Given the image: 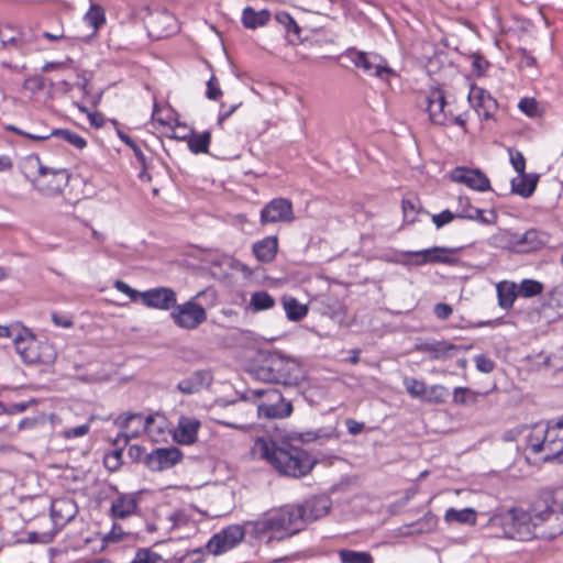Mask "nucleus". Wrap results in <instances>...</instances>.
<instances>
[{
    "mask_svg": "<svg viewBox=\"0 0 563 563\" xmlns=\"http://www.w3.org/2000/svg\"><path fill=\"white\" fill-rule=\"evenodd\" d=\"M253 452L280 475L295 478L308 475L317 463L307 451L292 445L285 439L258 438L254 443Z\"/></svg>",
    "mask_w": 563,
    "mask_h": 563,
    "instance_id": "obj_1",
    "label": "nucleus"
},
{
    "mask_svg": "<svg viewBox=\"0 0 563 563\" xmlns=\"http://www.w3.org/2000/svg\"><path fill=\"white\" fill-rule=\"evenodd\" d=\"M183 263L198 269V277L222 279H247L253 276V272L236 258L220 254L217 251L191 249L183 258Z\"/></svg>",
    "mask_w": 563,
    "mask_h": 563,
    "instance_id": "obj_2",
    "label": "nucleus"
},
{
    "mask_svg": "<svg viewBox=\"0 0 563 563\" xmlns=\"http://www.w3.org/2000/svg\"><path fill=\"white\" fill-rule=\"evenodd\" d=\"M296 512H290L289 506L272 509L255 520L246 521L247 534L256 540H283L297 533L294 522Z\"/></svg>",
    "mask_w": 563,
    "mask_h": 563,
    "instance_id": "obj_3",
    "label": "nucleus"
},
{
    "mask_svg": "<svg viewBox=\"0 0 563 563\" xmlns=\"http://www.w3.org/2000/svg\"><path fill=\"white\" fill-rule=\"evenodd\" d=\"M495 537L526 541L532 539L529 514L514 504L501 505L495 511Z\"/></svg>",
    "mask_w": 563,
    "mask_h": 563,
    "instance_id": "obj_4",
    "label": "nucleus"
},
{
    "mask_svg": "<svg viewBox=\"0 0 563 563\" xmlns=\"http://www.w3.org/2000/svg\"><path fill=\"white\" fill-rule=\"evenodd\" d=\"M255 377L267 383L294 386L305 378V372L298 360L275 354L255 369Z\"/></svg>",
    "mask_w": 563,
    "mask_h": 563,
    "instance_id": "obj_5",
    "label": "nucleus"
},
{
    "mask_svg": "<svg viewBox=\"0 0 563 563\" xmlns=\"http://www.w3.org/2000/svg\"><path fill=\"white\" fill-rule=\"evenodd\" d=\"M427 112L430 121L437 125L456 124L464 128L466 123L464 115L456 112L454 101L449 100L441 88L430 89L427 97Z\"/></svg>",
    "mask_w": 563,
    "mask_h": 563,
    "instance_id": "obj_6",
    "label": "nucleus"
},
{
    "mask_svg": "<svg viewBox=\"0 0 563 563\" xmlns=\"http://www.w3.org/2000/svg\"><path fill=\"white\" fill-rule=\"evenodd\" d=\"M157 420H163L157 415H150L144 417L141 413H130L125 416L121 424L123 431L118 434L115 444H126L130 439L137 438L142 433L148 434L153 440H157V435L163 433V427L156 424Z\"/></svg>",
    "mask_w": 563,
    "mask_h": 563,
    "instance_id": "obj_7",
    "label": "nucleus"
},
{
    "mask_svg": "<svg viewBox=\"0 0 563 563\" xmlns=\"http://www.w3.org/2000/svg\"><path fill=\"white\" fill-rule=\"evenodd\" d=\"M113 287L130 301L141 300L150 308L168 310L176 302V294L170 288L166 287H156L146 291L132 289L129 284H113Z\"/></svg>",
    "mask_w": 563,
    "mask_h": 563,
    "instance_id": "obj_8",
    "label": "nucleus"
},
{
    "mask_svg": "<svg viewBox=\"0 0 563 563\" xmlns=\"http://www.w3.org/2000/svg\"><path fill=\"white\" fill-rule=\"evenodd\" d=\"M252 394L257 398L266 399L257 406L260 417L282 419L289 417L292 412L291 404L287 402L274 387L253 389Z\"/></svg>",
    "mask_w": 563,
    "mask_h": 563,
    "instance_id": "obj_9",
    "label": "nucleus"
},
{
    "mask_svg": "<svg viewBox=\"0 0 563 563\" xmlns=\"http://www.w3.org/2000/svg\"><path fill=\"white\" fill-rule=\"evenodd\" d=\"M290 512H296L294 522L299 532L307 523L318 520L328 515L331 508V500L327 496H314L305 500L301 505H288Z\"/></svg>",
    "mask_w": 563,
    "mask_h": 563,
    "instance_id": "obj_10",
    "label": "nucleus"
},
{
    "mask_svg": "<svg viewBox=\"0 0 563 563\" xmlns=\"http://www.w3.org/2000/svg\"><path fill=\"white\" fill-rule=\"evenodd\" d=\"M69 177L67 169H52L40 165L38 174L32 180V186L44 196H56L67 187Z\"/></svg>",
    "mask_w": 563,
    "mask_h": 563,
    "instance_id": "obj_11",
    "label": "nucleus"
},
{
    "mask_svg": "<svg viewBox=\"0 0 563 563\" xmlns=\"http://www.w3.org/2000/svg\"><path fill=\"white\" fill-rule=\"evenodd\" d=\"M351 62L363 69L366 75L376 76L382 80L388 81L396 73L388 67L386 60L377 54H369L360 51H350L347 53Z\"/></svg>",
    "mask_w": 563,
    "mask_h": 563,
    "instance_id": "obj_12",
    "label": "nucleus"
},
{
    "mask_svg": "<svg viewBox=\"0 0 563 563\" xmlns=\"http://www.w3.org/2000/svg\"><path fill=\"white\" fill-rule=\"evenodd\" d=\"M170 318L178 328L195 330L207 320V311L194 300H188L176 305L170 312Z\"/></svg>",
    "mask_w": 563,
    "mask_h": 563,
    "instance_id": "obj_13",
    "label": "nucleus"
},
{
    "mask_svg": "<svg viewBox=\"0 0 563 563\" xmlns=\"http://www.w3.org/2000/svg\"><path fill=\"white\" fill-rule=\"evenodd\" d=\"M245 534H247L246 522L231 525L212 536L206 548L209 553L219 555L236 547Z\"/></svg>",
    "mask_w": 563,
    "mask_h": 563,
    "instance_id": "obj_14",
    "label": "nucleus"
},
{
    "mask_svg": "<svg viewBox=\"0 0 563 563\" xmlns=\"http://www.w3.org/2000/svg\"><path fill=\"white\" fill-rule=\"evenodd\" d=\"M527 514L532 523V538L539 536L538 529L541 526L558 521L560 518L556 503L551 495L534 500Z\"/></svg>",
    "mask_w": 563,
    "mask_h": 563,
    "instance_id": "obj_15",
    "label": "nucleus"
},
{
    "mask_svg": "<svg viewBox=\"0 0 563 563\" xmlns=\"http://www.w3.org/2000/svg\"><path fill=\"white\" fill-rule=\"evenodd\" d=\"M11 338H13L16 353L24 363L35 364L46 362L41 350L48 349V345H42L27 329H23L16 335L12 334Z\"/></svg>",
    "mask_w": 563,
    "mask_h": 563,
    "instance_id": "obj_16",
    "label": "nucleus"
},
{
    "mask_svg": "<svg viewBox=\"0 0 563 563\" xmlns=\"http://www.w3.org/2000/svg\"><path fill=\"white\" fill-rule=\"evenodd\" d=\"M146 26L150 36L156 40L167 37L178 30L176 16L165 9L151 12Z\"/></svg>",
    "mask_w": 563,
    "mask_h": 563,
    "instance_id": "obj_17",
    "label": "nucleus"
},
{
    "mask_svg": "<svg viewBox=\"0 0 563 563\" xmlns=\"http://www.w3.org/2000/svg\"><path fill=\"white\" fill-rule=\"evenodd\" d=\"M295 219L292 211V203L285 198H275L271 200L264 208L261 210L260 221L261 224H271V223H289Z\"/></svg>",
    "mask_w": 563,
    "mask_h": 563,
    "instance_id": "obj_18",
    "label": "nucleus"
},
{
    "mask_svg": "<svg viewBox=\"0 0 563 563\" xmlns=\"http://www.w3.org/2000/svg\"><path fill=\"white\" fill-rule=\"evenodd\" d=\"M497 286V296L499 306L508 309L512 306L518 295L530 298L542 291V284H495Z\"/></svg>",
    "mask_w": 563,
    "mask_h": 563,
    "instance_id": "obj_19",
    "label": "nucleus"
},
{
    "mask_svg": "<svg viewBox=\"0 0 563 563\" xmlns=\"http://www.w3.org/2000/svg\"><path fill=\"white\" fill-rule=\"evenodd\" d=\"M407 256L408 262L416 265H423L428 263L452 264L457 260L456 250L439 246L408 252Z\"/></svg>",
    "mask_w": 563,
    "mask_h": 563,
    "instance_id": "obj_20",
    "label": "nucleus"
},
{
    "mask_svg": "<svg viewBox=\"0 0 563 563\" xmlns=\"http://www.w3.org/2000/svg\"><path fill=\"white\" fill-rule=\"evenodd\" d=\"M550 429H553L551 421L538 422L531 427H523L518 433L522 437L527 450L539 453L548 449L545 440Z\"/></svg>",
    "mask_w": 563,
    "mask_h": 563,
    "instance_id": "obj_21",
    "label": "nucleus"
},
{
    "mask_svg": "<svg viewBox=\"0 0 563 563\" xmlns=\"http://www.w3.org/2000/svg\"><path fill=\"white\" fill-rule=\"evenodd\" d=\"M201 422L194 416H180L173 431V439L181 445H190L198 439Z\"/></svg>",
    "mask_w": 563,
    "mask_h": 563,
    "instance_id": "obj_22",
    "label": "nucleus"
},
{
    "mask_svg": "<svg viewBox=\"0 0 563 563\" xmlns=\"http://www.w3.org/2000/svg\"><path fill=\"white\" fill-rule=\"evenodd\" d=\"M451 179L455 183L466 185L468 188L484 191L489 189V179L479 170L466 167H456L451 173Z\"/></svg>",
    "mask_w": 563,
    "mask_h": 563,
    "instance_id": "obj_23",
    "label": "nucleus"
},
{
    "mask_svg": "<svg viewBox=\"0 0 563 563\" xmlns=\"http://www.w3.org/2000/svg\"><path fill=\"white\" fill-rule=\"evenodd\" d=\"M181 453L176 448L156 449L145 457L146 466L152 471H162L177 464Z\"/></svg>",
    "mask_w": 563,
    "mask_h": 563,
    "instance_id": "obj_24",
    "label": "nucleus"
},
{
    "mask_svg": "<svg viewBox=\"0 0 563 563\" xmlns=\"http://www.w3.org/2000/svg\"><path fill=\"white\" fill-rule=\"evenodd\" d=\"M77 512V505L71 498H57L51 505V517L56 526L66 525Z\"/></svg>",
    "mask_w": 563,
    "mask_h": 563,
    "instance_id": "obj_25",
    "label": "nucleus"
},
{
    "mask_svg": "<svg viewBox=\"0 0 563 563\" xmlns=\"http://www.w3.org/2000/svg\"><path fill=\"white\" fill-rule=\"evenodd\" d=\"M468 101L479 117L490 118L493 98L490 92L478 86H472L468 92Z\"/></svg>",
    "mask_w": 563,
    "mask_h": 563,
    "instance_id": "obj_26",
    "label": "nucleus"
},
{
    "mask_svg": "<svg viewBox=\"0 0 563 563\" xmlns=\"http://www.w3.org/2000/svg\"><path fill=\"white\" fill-rule=\"evenodd\" d=\"M212 380V375L208 371H197L191 374L189 377L181 379L177 388L180 393L185 395H191L198 393L202 388L210 385Z\"/></svg>",
    "mask_w": 563,
    "mask_h": 563,
    "instance_id": "obj_27",
    "label": "nucleus"
},
{
    "mask_svg": "<svg viewBox=\"0 0 563 563\" xmlns=\"http://www.w3.org/2000/svg\"><path fill=\"white\" fill-rule=\"evenodd\" d=\"M137 500L134 495L119 494L111 504L110 515L112 518L124 519L135 512Z\"/></svg>",
    "mask_w": 563,
    "mask_h": 563,
    "instance_id": "obj_28",
    "label": "nucleus"
},
{
    "mask_svg": "<svg viewBox=\"0 0 563 563\" xmlns=\"http://www.w3.org/2000/svg\"><path fill=\"white\" fill-rule=\"evenodd\" d=\"M538 181L539 175L537 174L518 173V176L511 179V192L522 198H529L534 192Z\"/></svg>",
    "mask_w": 563,
    "mask_h": 563,
    "instance_id": "obj_29",
    "label": "nucleus"
},
{
    "mask_svg": "<svg viewBox=\"0 0 563 563\" xmlns=\"http://www.w3.org/2000/svg\"><path fill=\"white\" fill-rule=\"evenodd\" d=\"M548 242L547 234L537 230H528L519 234L517 241V253H529L539 250Z\"/></svg>",
    "mask_w": 563,
    "mask_h": 563,
    "instance_id": "obj_30",
    "label": "nucleus"
},
{
    "mask_svg": "<svg viewBox=\"0 0 563 563\" xmlns=\"http://www.w3.org/2000/svg\"><path fill=\"white\" fill-rule=\"evenodd\" d=\"M278 251L277 236H266L253 244V253L260 262H271Z\"/></svg>",
    "mask_w": 563,
    "mask_h": 563,
    "instance_id": "obj_31",
    "label": "nucleus"
},
{
    "mask_svg": "<svg viewBox=\"0 0 563 563\" xmlns=\"http://www.w3.org/2000/svg\"><path fill=\"white\" fill-rule=\"evenodd\" d=\"M417 350L430 354L432 360H445L456 351V346L444 341H438L432 343H422L417 346Z\"/></svg>",
    "mask_w": 563,
    "mask_h": 563,
    "instance_id": "obj_32",
    "label": "nucleus"
},
{
    "mask_svg": "<svg viewBox=\"0 0 563 563\" xmlns=\"http://www.w3.org/2000/svg\"><path fill=\"white\" fill-rule=\"evenodd\" d=\"M282 305L289 321H300L308 314V306L299 302L295 297L285 295Z\"/></svg>",
    "mask_w": 563,
    "mask_h": 563,
    "instance_id": "obj_33",
    "label": "nucleus"
},
{
    "mask_svg": "<svg viewBox=\"0 0 563 563\" xmlns=\"http://www.w3.org/2000/svg\"><path fill=\"white\" fill-rule=\"evenodd\" d=\"M152 120L159 125L172 130L179 126L175 111L168 106L161 107L157 103H154Z\"/></svg>",
    "mask_w": 563,
    "mask_h": 563,
    "instance_id": "obj_34",
    "label": "nucleus"
},
{
    "mask_svg": "<svg viewBox=\"0 0 563 563\" xmlns=\"http://www.w3.org/2000/svg\"><path fill=\"white\" fill-rule=\"evenodd\" d=\"M455 216L456 218L474 220L484 224L489 223V220L484 216V210L473 207L468 199L462 197L459 198V206Z\"/></svg>",
    "mask_w": 563,
    "mask_h": 563,
    "instance_id": "obj_35",
    "label": "nucleus"
},
{
    "mask_svg": "<svg viewBox=\"0 0 563 563\" xmlns=\"http://www.w3.org/2000/svg\"><path fill=\"white\" fill-rule=\"evenodd\" d=\"M271 19V13L268 10L255 11L254 9L247 7L243 10L242 22L247 29H256L265 25Z\"/></svg>",
    "mask_w": 563,
    "mask_h": 563,
    "instance_id": "obj_36",
    "label": "nucleus"
},
{
    "mask_svg": "<svg viewBox=\"0 0 563 563\" xmlns=\"http://www.w3.org/2000/svg\"><path fill=\"white\" fill-rule=\"evenodd\" d=\"M84 22L91 27V36L106 23L104 10L99 4H92L84 16Z\"/></svg>",
    "mask_w": 563,
    "mask_h": 563,
    "instance_id": "obj_37",
    "label": "nucleus"
},
{
    "mask_svg": "<svg viewBox=\"0 0 563 563\" xmlns=\"http://www.w3.org/2000/svg\"><path fill=\"white\" fill-rule=\"evenodd\" d=\"M437 525V517L433 514L428 512L419 520L405 527L408 531H405L404 533H429L435 529Z\"/></svg>",
    "mask_w": 563,
    "mask_h": 563,
    "instance_id": "obj_38",
    "label": "nucleus"
},
{
    "mask_svg": "<svg viewBox=\"0 0 563 563\" xmlns=\"http://www.w3.org/2000/svg\"><path fill=\"white\" fill-rule=\"evenodd\" d=\"M444 520L448 523L460 522V523L473 525L476 521V516H475V511L471 508H464L461 510H457L454 508H449L445 511Z\"/></svg>",
    "mask_w": 563,
    "mask_h": 563,
    "instance_id": "obj_39",
    "label": "nucleus"
},
{
    "mask_svg": "<svg viewBox=\"0 0 563 563\" xmlns=\"http://www.w3.org/2000/svg\"><path fill=\"white\" fill-rule=\"evenodd\" d=\"M341 563H374L369 552L342 549L338 551Z\"/></svg>",
    "mask_w": 563,
    "mask_h": 563,
    "instance_id": "obj_40",
    "label": "nucleus"
},
{
    "mask_svg": "<svg viewBox=\"0 0 563 563\" xmlns=\"http://www.w3.org/2000/svg\"><path fill=\"white\" fill-rule=\"evenodd\" d=\"M275 305L274 298L266 291H256L250 299V308L253 312L268 310Z\"/></svg>",
    "mask_w": 563,
    "mask_h": 563,
    "instance_id": "obj_41",
    "label": "nucleus"
},
{
    "mask_svg": "<svg viewBox=\"0 0 563 563\" xmlns=\"http://www.w3.org/2000/svg\"><path fill=\"white\" fill-rule=\"evenodd\" d=\"M518 233L499 229L495 234V245L508 251L517 252Z\"/></svg>",
    "mask_w": 563,
    "mask_h": 563,
    "instance_id": "obj_42",
    "label": "nucleus"
},
{
    "mask_svg": "<svg viewBox=\"0 0 563 563\" xmlns=\"http://www.w3.org/2000/svg\"><path fill=\"white\" fill-rule=\"evenodd\" d=\"M449 396V390L443 385H431L427 386V391L422 397L421 401L429 404H442Z\"/></svg>",
    "mask_w": 563,
    "mask_h": 563,
    "instance_id": "obj_43",
    "label": "nucleus"
},
{
    "mask_svg": "<svg viewBox=\"0 0 563 563\" xmlns=\"http://www.w3.org/2000/svg\"><path fill=\"white\" fill-rule=\"evenodd\" d=\"M478 393L467 387H456L453 390V402L455 405H473L477 401Z\"/></svg>",
    "mask_w": 563,
    "mask_h": 563,
    "instance_id": "obj_44",
    "label": "nucleus"
},
{
    "mask_svg": "<svg viewBox=\"0 0 563 563\" xmlns=\"http://www.w3.org/2000/svg\"><path fill=\"white\" fill-rule=\"evenodd\" d=\"M51 135L58 137L79 150L87 145L86 140L81 135L70 130H54Z\"/></svg>",
    "mask_w": 563,
    "mask_h": 563,
    "instance_id": "obj_45",
    "label": "nucleus"
},
{
    "mask_svg": "<svg viewBox=\"0 0 563 563\" xmlns=\"http://www.w3.org/2000/svg\"><path fill=\"white\" fill-rule=\"evenodd\" d=\"M210 144V133L202 132L199 134H192L188 140L189 150L192 153H207Z\"/></svg>",
    "mask_w": 563,
    "mask_h": 563,
    "instance_id": "obj_46",
    "label": "nucleus"
},
{
    "mask_svg": "<svg viewBox=\"0 0 563 563\" xmlns=\"http://www.w3.org/2000/svg\"><path fill=\"white\" fill-rule=\"evenodd\" d=\"M402 383L407 393L412 398L422 400V397L427 391V385L424 384V382L413 377H405Z\"/></svg>",
    "mask_w": 563,
    "mask_h": 563,
    "instance_id": "obj_47",
    "label": "nucleus"
},
{
    "mask_svg": "<svg viewBox=\"0 0 563 563\" xmlns=\"http://www.w3.org/2000/svg\"><path fill=\"white\" fill-rule=\"evenodd\" d=\"M162 556L151 549H139L133 558L134 563H162Z\"/></svg>",
    "mask_w": 563,
    "mask_h": 563,
    "instance_id": "obj_48",
    "label": "nucleus"
},
{
    "mask_svg": "<svg viewBox=\"0 0 563 563\" xmlns=\"http://www.w3.org/2000/svg\"><path fill=\"white\" fill-rule=\"evenodd\" d=\"M402 213L404 220L407 223H412L416 221V217L418 213V206L415 199L406 198L402 199Z\"/></svg>",
    "mask_w": 563,
    "mask_h": 563,
    "instance_id": "obj_49",
    "label": "nucleus"
},
{
    "mask_svg": "<svg viewBox=\"0 0 563 563\" xmlns=\"http://www.w3.org/2000/svg\"><path fill=\"white\" fill-rule=\"evenodd\" d=\"M507 151H508V154H509L510 164L512 165L514 169L517 173L525 172V169H526V158L522 155V153L519 152V151H516L514 148H507Z\"/></svg>",
    "mask_w": 563,
    "mask_h": 563,
    "instance_id": "obj_50",
    "label": "nucleus"
},
{
    "mask_svg": "<svg viewBox=\"0 0 563 563\" xmlns=\"http://www.w3.org/2000/svg\"><path fill=\"white\" fill-rule=\"evenodd\" d=\"M89 430H90V424L84 423V424L75 427V428L65 429L64 431H62L60 435L64 439L70 440V439L81 438V437L86 435L89 432Z\"/></svg>",
    "mask_w": 563,
    "mask_h": 563,
    "instance_id": "obj_51",
    "label": "nucleus"
},
{
    "mask_svg": "<svg viewBox=\"0 0 563 563\" xmlns=\"http://www.w3.org/2000/svg\"><path fill=\"white\" fill-rule=\"evenodd\" d=\"M518 108L530 118L538 114V102L533 98H522L518 103Z\"/></svg>",
    "mask_w": 563,
    "mask_h": 563,
    "instance_id": "obj_52",
    "label": "nucleus"
},
{
    "mask_svg": "<svg viewBox=\"0 0 563 563\" xmlns=\"http://www.w3.org/2000/svg\"><path fill=\"white\" fill-rule=\"evenodd\" d=\"M205 552L202 549H195L186 552L178 560V563H203Z\"/></svg>",
    "mask_w": 563,
    "mask_h": 563,
    "instance_id": "obj_53",
    "label": "nucleus"
},
{
    "mask_svg": "<svg viewBox=\"0 0 563 563\" xmlns=\"http://www.w3.org/2000/svg\"><path fill=\"white\" fill-rule=\"evenodd\" d=\"M124 532L121 528V526L114 523L111 528V530L103 536L102 542L106 544L109 543H117L120 542L123 539Z\"/></svg>",
    "mask_w": 563,
    "mask_h": 563,
    "instance_id": "obj_54",
    "label": "nucleus"
},
{
    "mask_svg": "<svg viewBox=\"0 0 563 563\" xmlns=\"http://www.w3.org/2000/svg\"><path fill=\"white\" fill-rule=\"evenodd\" d=\"M168 520L170 521V528H180L188 523L189 518L183 510H175L168 516Z\"/></svg>",
    "mask_w": 563,
    "mask_h": 563,
    "instance_id": "obj_55",
    "label": "nucleus"
},
{
    "mask_svg": "<svg viewBox=\"0 0 563 563\" xmlns=\"http://www.w3.org/2000/svg\"><path fill=\"white\" fill-rule=\"evenodd\" d=\"M456 218L455 213L451 212L450 210H444L441 213L432 214L431 219L434 225L440 229L445 224H449Z\"/></svg>",
    "mask_w": 563,
    "mask_h": 563,
    "instance_id": "obj_56",
    "label": "nucleus"
},
{
    "mask_svg": "<svg viewBox=\"0 0 563 563\" xmlns=\"http://www.w3.org/2000/svg\"><path fill=\"white\" fill-rule=\"evenodd\" d=\"M206 95L210 100H217L219 97L222 96V91L214 76H212L207 82Z\"/></svg>",
    "mask_w": 563,
    "mask_h": 563,
    "instance_id": "obj_57",
    "label": "nucleus"
},
{
    "mask_svg": "<svg viewBox=\"0 0 563 563\" xmlns=\"http://www.w3.org/2000/svg\"><path fill=\"white\" fill-rule=\"evenodd\" d=\"M71 63L73 62L70 58L63 60V62H48L43 65L42 70L44 73H48L54 69L64 70V69L70 68Z\"/></svg>",
    "mask_w": 563,
    "mask_h": 563,
    "instance_id": "obj_58",
    "label": "nucleus"
},
{
    "mask_svg": "<svg viewBox=\"0 0 563 563\" xmlns=\"http://www.w3.org/2000/svg\"><path fill=\"white\" fill-rule=\"evenodd\" d=\"M52 320L55 325L60 328H70L73 325V319L71 317L67 314H59L57 312L52 313Z\"/></svg>",
    "mask_w": 563,
    "mask_h": 563,
    "instance_id": "obj_59",
    "label": "nucleus"
},
{
    "mask_svg": "<svg viewBox=\"0 0 563 563\" xmlns=\"http://www.w3.org/2000/svg\"><path fill=\"white\" fill-rule=\"evenodd\" d=\"M476 368L483 373H489L493 371V362L484 355L475 356Z\"/></svg>",
    "mask_w": 563,
    "mask_h": 563,
    "instance_id": "obj_60",
    "label": "nucleus"
},
{
    "mask_svg": "<svg viewBox=\"0 0 563 563\" xmlns=\"http://www.w3.org/2000/svg\"><path fill=\"white\" fill-rule=\"evenodd\" d=\"M452 313V308L446 303H437L434 306V314L442 320L448 319Z\"/></svg>",
    "mask_w": 563,
    "mask_h": 563,
    "instance_id": "obj_61",
    "label": "nucleus"
},
{
    "mask_svg": "<svg viewBox=\"0 0 563 563\" xmlns=\"http://www.w3.org/2000/svg\"><path fill=\"white\" fill-rule=\"evenodd\" d=\"M345 426L347 428V431L353 435L361 433L364 429V423L358 422L354 419H346Z\"/></svg>",
    "mask_w": 563,
    "mask_h": 563,
    "instance_id": "obj_62",
    "label": "nucleus"
},
{
    "mask_svg": "<svg viewBox=\"0 0 563 563\" xmlns=\"http://www.w3.org/2000/svg\"><path fill=\"white\" fill-rule=\"evenodd\" d=\"M472 66H473L474 70L478 75H481V74H483L487 69L488 62L485 60L484 58L479 57V56H475L473 58Z\"/></svg>",
    "mask_w": 563,
    "mask_h": 563,
    "instance_id": "obj_63",
    "label": "nucleus"
},
{
    "mask_svg": "<svg viewBox=\"0 0 563 563\" xmlns=\"http://www.w3.org/2000/svg\"><path fill=\"white\" fill-rule=\"evenodd\" d=\"M543 461L563 464V449L553 454L547 453Z\"/></svg>",
    "mask_w": 563,
    "mask_h": 563,
    "instance_id": "obj_64",
    "label": "nucleus"
}]
</instances>
